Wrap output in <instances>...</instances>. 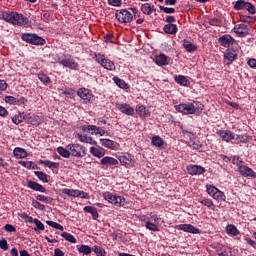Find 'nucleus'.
Here are the masks:
<instances>
[{"label":"nucleus","mask_w":256,"mask_h":256,"mask_svg":"<svg viewBox=\"0 0 256 256\" xmlns=\"http://www.w3.org/2000/svg\"><path fill=\"white\" fill-rule=\"evenodd\" d=\"M152 145H154V147H163V138L160 136H154L152 138Z\"/></svg>","instance_id":"obj_39"},{"label":"nucleus","mask_w":256,"mask_h":256,"mask_svg":"<svg viewBox=\"0 0 256 256\" xmlns=\"http://www.w3.org/2000/svg\"><path fill=\"white\" fill-rule=\"evenodd\" d=\"M78 251L79 253H83V255H91V247L87 245L78 246Z\"/></svg>","instance_id":"obj_41"},{"label":"nucleus","mask_w":256,"mask_h":256,"mask_svg":"<svg viewBox=\"0 0 256 256\" xmlns=\"http://www.w3.org/2000/svg\"><path fill=\"white\" fill-rule=\"evenodd\" d=\"M164 33H167V35H176L177 34V25L176 24H166L163 27Z\"/></svg>","instance_id":"obj_18"},{"label":"nucleus","mask_w":256,"mask_h":256,"mask_svg":"<svg viewBox=\"0 0 256 256\" xmlns=\"http://www.w3.org/2000/svg\"><path fill=\"white\" fill-rule=\"evenodd\" d=\"M116 19L120 23H131L133 21V14L128 10H120L119 12H116Z\"/></svg>","instance_id":"obj_5"},{"label":"nucleus","mask_w":256,"mask_h":256,"mask_svg":"<svg viewBox=\"0 0 256 256\" xmlns=\"http://www.w3.org/2000/svg\"><path fill=\"white\" fill-rule=\"evenodd\" d=\"M0 249L3 251H7L9 249V244H7V240L5 238L0 240Z\"/></svg>","instance_id":"obj_57"},{"label":"nucleus","mask_w":256,"mask_h":256,"mask_svg":"<svg viewBox=\"0 0 256 256\" xmlns=\"http://www.w3.org/2000/svg\"><path fill=\"white\" fill-rule=\"evenodd\" d=\"M14 156L16 159H25V157H27V151H25L23 148H15Z\"/></svg>","instance_id":"obj_25"},{"label":"nucleus","mask_w":256,"mask_h":256,"mask_svg":"<svg viewBox=\"0 0 256 256\" xmlns=\"http://www.w3.org/2000/svg\"><path fill=\"white\" fill-rule=\"evenodd\" d=\"M146 229H149V231H159V226L152 222H146Z\"/></svg>","instance_id":"obj_53"},{"label":"nucleus","mask_w":256,"mask_h":256,"mask_svg":"<svg viewBox=\"0 0 256 256\" xmlns=\"http://www.w3.org/2000/svg\"><path fill=\"white\" fill-rule=\"evenodd\" d=\"M19 163L22 167H26V169H39L37 164H34L33 161H20Z\"/></svg>","instance_id":"obj_35"},{"label":"nucleus","mask_w":256,"mask_h":256,"mask_svg":"<svg viewBox=\"0 0 256 256\" xmlns=\"http://www.w3.org/2000/svg\"><path fill=\"white\" fill-rule=\"evenodd\" d=\"M38 78L42 83H51V78L45 74H38Z\"/></svg>","instance_id":"obj_54"},{"label":"nucleus","mask_w":256,"mask_h":256,"mask_svg":"<svg viewBox=\"0 0 256 256\" xmlns=\"http://www.w3.org/2000/svg\"><path fill=\"white\" fill-rule=\"evenodd\" d=\"M96 59L100 65L107 69L108 71H115V64L111 60H107L104 55H96Z\"/></svg>","instance_id":"obj_6"},{"label":"nucleus","mask_w":256,"mask_h":256,"mask_svg":"<svg viewBox=\"0 0 256 256\" xmlns=\"http://www.w3.org/2000/svg\"><path fill=\"white\" fill-rule=\"evenodd\" d=\"M183 47L188 53H193L197 49V46L188 40H183Z\"/></svg>","instance_id":"obj_26"},{"label":"nucleus","mask_w":256,"mask_h":256,"mask_svg":"<svg viewBox=\"0 0 256 256\" xmlns=\"http://www.w3.org/2000/svg\"><path fill=\"white\" fill-rule=\"evenodd\" d=\"M114 82L117 86L120 87V89H127L129 86L125 83V80H121L118 77L113 78Z\"/></svg>","instance_id":"obj_42"},{"label":"nucleus","mask_w":256,"mask_h":256,"mask_svg":"<svg viewBox=\"0 0 256 256\" xmlns=\"http://www.w3.org/2000/svg\"><path fill=\"white\" fill-rule=\"evenodd\" d=\"M66 149L70 151L72 157H81L82 155H85V148L79 144H69Z\"/></svg>","instance_id":"obj_4"},{"label":"nucleus","mask_w":256,"mask_h":256,"mask_svg":"<svg viewBox=\"0 0 256 256\" xmlns=\"http://www.w3.org/2000/svg\"><path fill=\"white\" fill-rule=\"evenodd\" d=\"M220 137H221L222 141H226V142H229L232 139H235V136H233V133L231 131L220 132Z\"/></svg>","instance_id":"obj_27"},{"label":"nucleus","mask_w":256,"mask_h":256,"mask_svg":"<svg viewBox=\"0 0 256 256\" xmlns=\"http://www.w3.org/2000/svg\"><path fill=\"white\" fill-rule=\"evenodd\" d=\"M77 95L81 99H84V101H89V99H91V94L89 93V90H87L85 88L78 89Z\"/></svg>","instance_id":"obj_20"},{"label":"nucleus","mask_w":256,"mask_h":256,"mask_svg":"<svg viewBox=\"0 0 256 256\" xmlns=\"http://www.w3.org/2000/svg\"><path fill=\"white\" fill-rule=\"evenodd\" d=\"M224 59H227V61H229L230 63H233V61L237 59V55L234 54L233 52H228L224 54Z\"/></svg>","instance_id":"obj_48"},{"label":"nucleus","mask_w":256,"mask_h":256,"mask_svg":"<svg viewBox=\"0 0 256 256\" xmlns=\"http://www.w3.org/2000/svg\"><path fill=\"white\" fill-rule=\"evenodd\" d=\"M36 199L37 201H44V203H53V199L45 195H38Z\"/></svg>","instance_id":"obj_50"},{"label":"nucleus","mask_w":256,"mask_h":256,"mask_svg":"<svg viewBox=\"0 0 256 256\" xmlns=\"http://www.w3.org/2000/svg\"><path fill=\"white\" fill-rule=\"evenodd\" d=\"M238 171L243 177H251L252 179H256L255 172L248 166L242 165L238 168Z\"/></svg>","instance_id":"obj_8"},{"label":"nucleus","mask_w":256,"mask_h":256,"mask_svg":"<svg viewBox=\"0 0 256 256\" xmlns=\"http://www.w3.org/2000/svg\"><path fill=\"white\" fill-rule=\"evenodd\" d=\"M83 130L84 131H94L95 135H105V130H103L102 128H97V126H83Z\"/></svg>","instance_id":"obj_22"},{"label":"nucleus","mask_w":256,"mask_h":256,"mask_svg":"<svg viewBox=\"0 0 256 256\" xmlns=\"http://www.w3.org/2000/svg\"><path fill=\"white\" fill-rule=\"evenodd\" d=\"M252 137L247 135V134H242V135H238L236 138V141H238V143H249V141H251Z\"/></svg>","instance_id":"obj_37"},{"label":"nucleus","mask_w":256,"mask_h":256,"mask_svg":"<svg viewBox=\"0 0 256 256\" xmlns=\"http://www.w3.org/2000/svg\"><path fill=\"white\" fill-rule=\"evenodd\" d=\"M101 165L105 167H111L113 165H119V161L113 157L106 156L100 160Z\"/></svg>","instance_id":"obj_13"},{"label":"nucleus","mask_w":256,"mask_h":256,"mask_svg":"<svg viewBox=\"0 0 256 256\" xmlns=\"http://www.w3.org/2000/svg\"><path fill=\"white\" fill-rule=\"evenodd\" d=\"M85 213H91L93 219H97L99 217V213L97 212V208L92 206L84 207Z\"/></svg>","instance_id":"obj_29"},{"label":"nucleus","mask_w":256,"mask_h":256,"mask_svg":"<svg viewBox=\"0 0 256 256\" xmlns=\"http://www.w3.org/2000/svg\"><path fill=\"white\" fill-rule=\"evenodd\" d=\"M137 112L139 113L140 117H148L150 115L149 110L145 106H139L137 108Z\"/></svg>","instance_id":"obj_40"},{"label":"nucleus","mask_w":256,"mask_h":256,"mask_svg":"<svg viewBox=\"0 0 256 256\" xmlns=\"http://www.w3.org/2000/svg\"><path fill=\"white\" fill-rule=\"evenodd\" d=\"M115 207H123L125 206V199L121 196H116L114 200Z\"/></svg>","instance_id":"obj_45"},{"label":"nucleus","mask_w":256,"mask_h":256,"mask_svg":"<svg viewBox=\"0 0 256 256\" xmlns=\"http://www.w3.org/2000/svg\"><path fill=\"white\" fill-rule=\"evenodd\" d=\"M57 152L59 153V155H61V157H65V159H69V157H71V153L67 148L65 149L63 147H58Z\"/></svg>","instance_id":"obj_36"},{"label":"nucleus","mask_w":256,"mask_h":256,"mask_svg":"<svg viewBox=\"0 0 256 256\" xmlns=\"http://www.w3.org/2000/svg\"><path fill=\"white\" fill-rule=\"evenodd\" d=\"M23 119H25V113L14 116L12 121L15 125H19V123H23Z\"/></svg>","instance_id":"obj_46"},{"label":"nucleus","mask_w":256,"mask_h":256,"mask_svg":"<svg viewBox=\"0 0 256 256\" xmlns=\"http://www.w3.org/2000/svg\"><path fill=\"white\" fill-rule=\"evenodd\" d=\"M21 219H24L26 223H34L33 217L27 215L26 213L21 214Z\"/></svg>","instance_id":"obj_58"},{"label":"nucleus","mask_w":256,"mask_h":256,"mask_svg":"<svg viewBox=\"0 0 256 256\" xmlns=\"http://www.w3.org/2000/svg\"><path fill=\"white\" fill-rule=\"evenodd\" d=\"M34 223L36 225L34 231H45V225L39 219H34Z\"/></svg>","instance_id":"obj_47"},{"label":"nucleus","mask_w":256,"mask_h":256,"mask_svg":"<svg viewBox=\"0 0 256 256\" xmlns=\"http://www.w3.org/2000/svg\"><path fill=\"white\" fill-rule=\"evenodd\" d=\"M116 107L118 111H121V113H124L125 115H133V113H135V109L131 107L129 104L116 103Z\"/></svg>","instance_id":"obj_9"},{"label":"nucleus","mask_w":256,"mask_h":256,"mask_svg":"<svg viewBox=\"0 0 256 256\" xmlns=\"http://www.w3.org/2000/svg\"><path fill=\"white\" fill-rule=\"evenodd\" d=\"M28 187L30 189H33V191H39L40 193H45V187H43V185L37 183V182H33V181H29L28 182Z\"/></svg>","instance_id":"obj_19"},{"label":"nucleus","mask_w":256,"mask_h":256,"mask_svg":"<svg viewBox=\"0 0 256 256\" xmlns=\"http://www.w3.org/2000/svg\"><path fill=\"white\" fill-rule=\"evenodd\" d=\"M47 225H49L50 227H53V229H58L59 231H63V226L57 222H53V221H46Z\"/></svg>","instance_id":"obj_49"},{"label":"nucleus","mask_w":256,"mask_h":256,"mask_svg":"<svg viewBox=\"0 0 256 256\" xmlns=\"http://www.w3.org/2000/svg\"><path fill=\"white\" fill-rule=\"evenodd\" d=\"M24 119L25 121H28V123H30L31 125H41L43 121L41 117L37 115H31V114H25Z\"/></svg>","instance_id":"obj_12"},{"label":"nucleus","mask_w":256,"mask_h":256,"mask_svg":"<svg viewBox=\"0 0 256 256\" xmlns=\"http://www.w3.org/2000/svg\"><path fill=\"white\" fill-rule=\"evenodd\" d=\"M59 63L64 67H69V69H77V67H79V64L73 59H62L59 60Z\"/></svg>","instance_id":"obj_15"},{"label":"nucleus","mask_w":256,"mask_h":256,"mask_svg":"<svg viewBox=\"0 0 256 256\" xmlns=\"http://www.w3.org/2000/svg\"><path fill=\"white\" fill-rule=\"evenodd\" d=\"M115 198L116 196L113 194H104V199L108 202V203H112V205H115Z\"/></svg>","instance_id":"obj_52"},{"label":"nucleus","mask_w":256,"mask_h":256,"mask_svg":"<svg viewBox=\"0 0 256 256\" xmlns=\"http://www.w3.org/2000/svg\"><path fill=\"white\" fill-rule=\"evenodd\" d=\"M94 253L97 255V256H105V249L99 247V246H95L94 247Z\"/></svg>","instance_id":"obj_56"},{"label":"nucleus","mask_w":256,"mask_h":256,"mask_svg":"<svg viewBox=\"0 0 256 256\" xmlns=\"http://www.w3.org/2000/svg\"><path fill=\"white\" fill-rule=\"evenodd\" d=\"M240 21H242V23H252L253 18L251 16L241 15L240 16Z\"/></svg>","instance_id":"obj_60"},{"label":"nucleus","mask_w":256,"mask_h":256,"mask_svg":"<svg viewBox=\"0 0 256 256\" xmlns=\"http://www.w3.org/2000/svg\"><path fill=\"white\" fill-rule=\"evenodd\" d=\"M207 193H209L213 199H216V201H225V194L214 186H208Z\"/></svg>","instance_id":"obj_7"},{"label":"nucleus","mask_w":256,"mask_h":256,"mask_svg":"<svg viewBox=\"0 0 256 256\" xmlns=\"http://www.w3.org/2000/svg\"><path fill=\"white\" fill-rule=\"evenodd\" d=\"M23 41H26V43H31L33 39V34H22Z\"/></svg>","instance_id":"obj_63"},{"label":"nucleus","mask_w":256,"mask_h":256,"mask_svg":"<svg viewBox=\"0 0 256 256\" xmlns=\"http://www.w3.org/2000/svg\"><path fill=\"white\" fill-rule=\"evenodd\" d=\"M132 161L133 158L130 155L120 157V163H122V165H125V167L133 165Z\"/></svg>","instance_id":"obj_28"},{"label":"nucleus","mask_w":256,"mask_h":256,"mask_svg":"<svg viewBox=\"0 0 256 256\" xmlns=\"http://www.w3.org/2000/svg\"><path fill=\"white\" fill-rule=\"evenodd\" d=\"M39 164L45 165L46 167H49V169H59V163L57 162H52L49 160H40Z\"/></svg>","instance_id":"obj_24"},{"label":"nucleus","mask_w":256,"mask_h":256,"mask_svg":"<svg viewBox=\"0 0 256 256\" xmlns=\"http://www.w3.org/2000/svg\"><path fill=\"white\" fill-rule=\"evenodd\" d=\"M2 19H4V21H8V23H12V25H18L19 27L29 25V18L17 12H3Z\"/></svg>","instance_id":"obj_1"},{"label":"nucleus","mask_w":256,"mask_h":256,"mask_svg":"<svg viewBox=\"0 0 256 256\" xmlns=\"http://www.w3.org/2000/svg\"><path fill=\"white\" fill-rule=\"evenodd\" d=\"M233 37L230 35H224L219 38V43L222 45V47H229L230 45H233Z\"/></svg>","instance_id":"obj_17"},{"label":"nucleus","mask_w":256,"mask_h":256,"mask_svg":"<svg viewBox=\"0 0 256 256\" xmlns=\"http://www.w3.org/2000/svg\"><path fill=\"white\" fill-rule=\"evenodd\" d=\"M62 193L65 195H68L69 197H79V190H73V189H63Z\"/></svg>","instance_id":"obj_38"},{"label":"nucleus","mask_w":256,"mask_h":256,"mask_svg":"<svg viewBox=\"0 0 256 256\" xmlns=\"http://www.w3.org/2000/svg\"><path fill=\"white\" fill-rule=\"evenodd\" d=\"M5 231H7V233H15V231H17V229L15 228V226L11 225V224H6L4 226Z\"/></svg>","instance_id":"obj_59"},{"label":"nucleus","mask_w":256,"mask_h":256,"mask_svg":"<svg viewBox=\"0 0 256 256\" xmlns=\"http://www.w3.org/2000/svg\"><path fill=\"white\" fill-rule=\"evenodd\" d=\"M78 139L82 143H89L91 141V137H87V136L82 135V134H78Z\"/></svg>","instance_id":"obj_62"},{"label":"nucleus","mask_w":256,"mask_h":256,"mask_svg":"<svg viewBox=\"0 0 256 256\" xmlns=\"http://www.w3.org/2000/svg\"><path fill=\"white\" fill-rule=\"evenodd\" d=\"M54 256H65V253L61 249L56 248L54 250Z\"/></svg>","instance_id":"obj_64"},{"label":"nucleus","mask_w":256,"mask_h":256,"mask_svg":"<svg viewBox=\"0 0 256 256\" xmlns=\"http://www.w3.org/2000/svg\"><path fill=\"white\" fill-rule=\"evenodd\" d=\"M32 45H45V39L32 34V41L30 42Z\"/></svg>","instance_id":"obj_31"},{"label":"nucleus","mask_w":256,"mask_h":256,"mask_svg":"<svg viewBox=\"0 0 256 256\" xmlns=\"http://www.w3.org/2000/svg\"><path fill=\"white\" fill-rule=\"evenodd\" d=\"M234 33L239 35V37H246V35H249V29H247V25L239 24L234 27Z\"/></svg>","instance_id":"obj_11"},{"label":"nucleus","mask_w":256,"mask_h":256,"mask_svg":"<svg viewBox=\"0 0 256 256\" xmlns=\"http://www.w3.org/2000/svg\"><path fill=\"white\" fill-rule=\"evenodd\" d=\"M100 141L103 147H107L108 149H115L117 147V144L109 139H101Z\"/></svg>","instance_id":"obj_32"},{"label":"nucleus","mask_w":256,"mask_h":256,"mask_svg":"<svg viewBox=\"0 0 256 256\" xmlns=\"http://www.w3.org/2000/svg\"><path fill=\"white\" fill-rule=\"evenodd\" d=\"M170 61H171V58L167 57L165 54H160L155 58L156 65H160L161 67L165 65H169Z\"/></svg>","instance_id":"obj_14"},{"label":"nucleus","mask_w":256,"mask_h":256,"mask_svg":"<svg viewBox=\"0 0 256 256\" xmlns=\"http://www.w3.org/2000/svg\"><path fill=\"white\" fill-rule=\"evenodd\" d=\"M61 237H63V239H65V241H68L69 243H77V239H75V236L68 232H63L61 234Z\"/></svg>","instance_id":"obj_33"},{"label":"nucleus","mask_w":256,"mask_h":256,"mask_svg":"<svg viewBox=\"0 0 256 256\" xmlns=\"http://www.w3.org/2000/svg\"><path fill=\"white\" fill-rule=\"evenodd\" d=\"M176 111L183 113L184 115H195L196 112L203 111V105L200 104L199 107L192 103L189 104H179L175 106Z\"/></svg>","instance_id":"obj_2"},{"label":"nucleus","mask_w":256,"mask_h":256,"mask_svg":"<svg viewBox=\"0 0 256 256\" xmlns=\"http://www.w3.org/2000/svg\"><path fill=\"white\" fill-rule=\"evenodd\" d=\"M234 9L236 11H241V10L245 9L246 11H249L251 15H255V13H256L255 5H253L250 2H246L245 0L236 1L235 5H234Z\"/></svg>","instance_id":"obj_3"},{"label":"nucleus","mask_w":256,"mask_h":256,"mask_svg":"<svg viewBox=\"0 0 256 256\" xmlns=\"http://www.w3.org/2000/svg\"><path fill=\"white\" fill-rule=\"evenodd\" d=\"M36 177H38V179H40V181H43V183H49V179H47V174H45L44 172L41 171H36L34 172Z\"/></svg>","instance_id":"obj_43"},{"label":"nucleus","mask_w":256,"mask_h":256,"mask_svg":"<svg viewBox=\"0 0 256 256\" xmlns=\"http://www.w3.org/2000/svg\"><path fill=\"white\" fill-rule=\"evenodd\" d=\"M226 232L228 235H233V237H236V235L239 234V230H237V227L231 224L226 227Z\"/></svg>","instance_id":"obj_34"},{"label":"nucleus","mask_w":256,"mask_h":256,"mask_svg":"<svg viewBox=\"0 0 256 256\" xmlns=\"http://www.w3.org/2000/svg\"><path fill=\"white\" fill-rule=\"evenodd\" d=\"M6 103H9L10 105H15L17 103V98L13 96H6L5 97Z\"/></svg>","instance_id":"obj_61"},{"label":"nucleus","mask_w":256,"mask_h":256,"mask_svg":"<svg viewBox=\"0 0 256 256\" xmlns=\"http://www.w3.org/2000/svg\"><path fill=\"white\" fill-rule=\"evenodd\" d=\"M32 207L35 209H39L40 211H45V205L41 204L37 200H32Z\"/></svg>","instance_id":"obj_51"},{"label":"nucleus","mask_w":256,"mask_h":256,"mask_svg":"<svg viewBox=\"0 0 256 256\" xmlns=\"http://www.w3.org/2000/svg\"><path fill=\"white\" fill-rule=\"evenodd\" d=\"M160 11H163L166 14H172L175 13V8H169V7H165V6H159Z\"/></svg>","instance_id":"obj_55"},{"label":"nucleus","mask_w":256,"mask_h":256,"mask_svg":"<svg viewBox=\"0 0 256 256\" xmlns=\"http://www.w3.org/2000/svg\"><path fill=\"white\" fill-rule=\"evenodd\" d=\"M175 81L179 85H184V87L189 86V80L187 79V77H185L183 75L175 76Z\"/></svg>","instance_id":"obj_30"},{"label":"nucleus","mask_w":256,"mask_h":256,"mask_svg":"<svg viewBox=\"0 0 256 256\" xmlns=\"http://www.w3.org/2000/svg\"><path fill=\"white\" fill-rule=\"evenodd\" d=\"M141 11L144 15H151V13H155V6H151L149 3H145L141 6Z\"/></svg>","instance_id":"obj_21"},{"label":"nucleus","mask_w":256,"mask_h":256,"mask_svg":"<svg viewBox=\"0 0 256 256\" xmlns=\"http://www.w3.org/2000/svg\"><path fill=\"white\" fill-rule=\"evenodd\" d=\"M90 153H92V155L94 157H98L99 159H101V157L105 156V150L103 148L91 147L90 148Z\"/></svg>","instance_id":"obj_23"},{"label":"nucleus","mask_w":256,"mask_h":256,"mask_svg":"<svg viewBox=\"0 0 256 256\" xmlns=\"http://www.w3.org/2000/svg\"><path fill=\"white\" fill-rule=\"evenodd\" d=\"M216 253L219 256H229V253L227 252V249L223 246H217L216 248Z\"/></svg>","instance_id":"obj_44"},{"label":"nucleus","mask_w":256,"mask_h":256,"mask_svg":"<svg viewBox=\"0 0 256 256\" xmlns=\"http://www.w3.org/2000/svg\"><path fill=\"white\" fill-rule=\"evenodd\" d=\"M179 229L181 231H185L186 233H193V234L199 233V229H197L195 226L191 224H181L179 225Z\"/></svg>","instance_id":"obj_16"},{"label":"nucleus","mask_w":256,"mask_h":256,"mask_svg":"<svg viewBox=\"0 0 256 256\" xmlns=\"http://www.w3.org/2000/svg\"><path fill=\"white\" fill-rule=\"evenodd\" d=\"M189 175H203L205 168L199 165H190L187 167Z\"/></svg>","instance_id":"obj_10"}]
</instances>
